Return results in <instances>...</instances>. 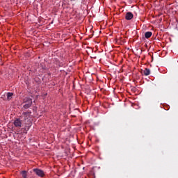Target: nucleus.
Wrapping results in <instances>:
<instances>
[{
	"instance_id": "obj_1",
	"label": "nucleus",
	"mask_w": 178,
	"mask_h": 178,
	"mask_svg": "<svg viewBox=\"0 0 178 178\" xmlns=\"http://www.w3.org/2000/svg\"><path fill=\"white\" fill-rule=\"evenodd\" d=\"M23 104H24L23 105V108H24V109H29V108H30L31 105H33V99L29 97H25L24 99Z\"/></svg>"
},
{
	"instance_id": "obj_2",
	"label": "nucleus",
	"mask_w": 178,
	"mask_h": 178,
	"mask_svg": "<svg viewBox=\"0 0 178 178\" xmlns=\"http://www.w3.org/2000/svg\"><path fill=\"white\" fill-rule=\"evenodd\" d=\"M31 112H24L21 115V119L24 120V122H30Z\"/></svg>"
},
{
	"instance_id": "obj_3",
	"label": "nucleus",
	"mask_w": 178,
	"mask_h": 178,
	"mask_svg": "<svg viewBox=\"0 0 178 178\" xmlns=\"http://www.w3.org/2000/svg\"><path fill=\"white\" fill-rule=\"evenodd\" d=\"M23 120H22L20 118H17L14 120L13 124L15 127L17 129H20L22 126H23Z\"/></svg>"
},
{
	"instance_id": "obj_4",
	"label": "nucleus",
	"mask_w": 178,
	"mask_h": 178,
	"mask_svg": "<svg viewBox=\"0 0 178 178\" xmlns=\"http://www.w3.org/2000/svg\"><path fill=\"white\" fill-rule=\"evenodd\" d=\"M33 171L39 177H44V176H45V172H44L42 170H40L38 168H34Z\"/></svg>"
},
{
	"instance_id": "obj_5",
	"label": "nucleus",
	"mask_w": 178,
	"mask_h": 178,
	"mask_svg": "<svg viewBox=\"0 0 178 178\" xmlns=\"http://www.w3.org/2000/svg\"><path fill=\"white\" fill-rule=\"evenodd\" d=\"M134 15L133 13L128 12L127 13L126 15H125V19L126 20H131V19H133Z\"/></svg>"
},
{
	"instance_id": "obj_6",
	"label": "nucleus",
	"mask_w": 178,
	"mask_h": 178,
	"mask_svg": "<svg viewBox=\"0 0 178 178\" xmlns=\"http://www.w3.org/2000/svg\"><path fill=\"white\" fill-rule=\"evenodd\" d=\"M142 73L144 74V76H149V74H151V70H149L148 68H145L144 70H143Z\"/></svg>"
},
{
	"instance_id": "obj_7",
	"label": "nucleus",
	"mask_w": 178,
	"mask_h": 178,
	"mask_svg": "<svg viewBox=\"0 0 178 178\" xmlns=\"http://www.w3.org/2000/svg\"><path fill=\"white\" fill-rule=\"evenodd\" d=\"M152 35V32L148 31L145 33V38H149Z\"/></svg>"
},
{
	"instance_id": "obj_8",
	"label": "nucleus",
	"mask_w": 178,
	"mask_h": 178,
	"mask_svg": "<svg viewBox=\"0 0 178 178\" xmlns=\"http://www.w3.org/2000/svg\"><path fill=\"white\" fill-rule=\"evenodd\" d=\"M6 97H7V99L8 101H10V99L12 98V97H13V92H8Z\"/></svg>"
},
{
	"instance_id": "obj_9",
	"label": "nucleus",
	"mask_w": 178,
	"mask_h": 178,
	"mask_svg": "<svg viewBox=\"0 0 178 178\" xmlns=\"http://www.w3.org/2000/svg\"><path fill=\"white\" fill-rule=\"evenodd\" d=\"M22 177H24V178H27V172H26V171H22Z\"/></svg>"
},
{
	"instance_id": "obj_10",
	"label": "nucleus",
	"mask_w": 178,
	"mask_h": 178,
	"mask_svg": "<svg viewBox=\"0 0 178 178\" xmlns=\"http://www.w3.org/2000/svg\"><path fill=\"white\" fill-rule=\"evenodd\" d=\"M31 127V123L29 122L28 127Z\"/></svg>"
},
{
	"instance_id": "obj_11",
	"label": "nucleus",
	"mask_w": 178,
	"mask_h": 178,
	"mask_svg": "<svg viewBox=\"0 0 178 178\" xmlns=\"http://www.w3.org/2000/svg\"><path fill=\"white\" fill-rule=\"evenodd\" d=\"M125 48H126L127 49H128V50H129V49H130V48H129V47H125Z\"/></svg>"
},
{
	"instance_id": "obj_12",
	"label": "nucleus",
	"mask_w": 178,
	"mask_h": 178,
	"mask_svg": "<svg viewBox=\"0 0 178 178\" xmlns=\"http://www.w3.org/2000/svg\"><path fill=\"white\" fill-rule=\"evenodd\" d=\"M44 70H45V69L43 68V70L42 72H44Z\"/></svg>"
}]
</instances>
